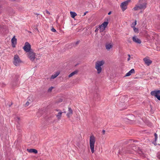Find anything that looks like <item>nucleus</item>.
Returning a JSON list of instances; mask_svg holds the SVG:
<instances>
[{
    "mask_svg": "<svg viewBox=\"0 0 160 160\" xmlns=\"http://www.w3.org/2000/svg\"><path fill=\"white\" fill-rule=\"evenodd\" d=\"M146 5L145 0H139L138 3L135 5L132 10L137 11L139 9H144L146 8Z\"/></svg>",
    "mask_w": 160,
    "mask_h": 160,
    "instance_id": "1",
    "label": "nucleus"
},
{
    "mask_svg": "<svg viewBox=\"0 0 160 160\" xmlns=\"http://www.w3.org/2000/svg\"><path fill=\"white\" fill-rule=\"evenodd\" d=\"M103 61H97L95 64V68L97 69L98 74L100 73L102 71V66L104 64Z\"/></svg>",
    "mask_w": 160,
    "mask_h": 160,
    "instance_id": "2",
    "label": "nucleus"
},
{
    "mask_svg": "<svg viewBox=\"0 0 160 160\" xmlns=\"http://www.w3.org/2000/svg\"><path fill=\"white\" fill-rule=\"evenodd\" d=\"M96 140L95 138L93 135L90 136V148L91 149V152L93 153L94 152V144Z\"/></svg>",
    "mask_w": 160,
    "mask_h": 160,
    "instance_id": "3",
    "label": "nucleus"
},
{
    "mask_svg": "<svg viewBox=\"0 0 160 160\" xmlns=\"http://www.w3.org/2000/svg\"><path fill=\"white\" fill-rule=\"evenodd\" d=\"M22 62V61L19 56L17 54L15 55L14 57L13 61V64L16 66H19Z\"/></svg>",
    "mask_w": 160,
    "mask_h": 160,
    "instance_id": "4",
    "label": "nucleus"
},
{
    "mask_svg": "<svg viewBox=\"0 0 160 160\" xmlns=\"http://www.w3.org/2000/svg\"><path fill=\"white\" fill-rule=\"evenodd\" d=\"M130 0H128L122 2L120 5V7L122 11H124L127 8V6Z\"/></svg>",
    "mask_w": 160,
    "mask_h": 160,
    "instance_id": "5",
    "label": "nucleus"
},
{
    "mask_svg": "<svg viewBox=\"0 0 160 160\" xmlns=\"http://www.w3.org/2000/svg\"><path fill=\"white\" fill-rule=\"evenodd\" d=\"M152 96L155 97L159 100H160V90H154L151 92Z\"/></svg>",
    "mask_w": 160,
    "mask_h": 160,
    "instance_id": "6",
    "label": "nucleus"
},
{
    "mask_svg": "<svg viewBox=\"0 0 160 160\" xmlns=\"http://www.w3.org/2000/svg\"><path fill=\"white\" fill-rule=\"evenodd\" d=\"M23 48L24 50L26 52H28L31 51V45L28 42H25V45Z\"/></svg>",
    "mask_w": 160,
    "mask_h": 160,
    "instance_id": "7",
    "label": "nucleus"
},
{
    "mask_svg": "<svg viewBox=\"0 0 160 160\" xmlns=\"http://www.w3.org/2000/svg\"><path fill=\"white\" fill-rule=\"evenodd\" d=\"M28 57L29 59L32 61H34L35 58V53L31 51L28 52Z\"/></svg>",
    "mask_w": 160,
    "mask_h": 160,
    "instance_id": "8",
    "label": "nucleus"
},
{
    "mask_svg": "<svg viewBox=\"0 0 160 160\" xmlns=\"http://www.w3.org/2000/svg\"><path fill=\"white\" fill-rule=\"evenodd\" d=\"M113 45V43L112 42L107 43L105 45L106 49L107 50H109L110 49L112 48Z\"/></svg>",
    "mask_w": 160,
    "mask_h": 160,
    "instance_id": "9",
    "label": "nucleus"
},
{
    "mask_svg": "<svg viewBox=\"0 0 160 160\" xmlns=\"http://www.w3.org/2000/svg\"><path fill=\"white\" fill-rule=\"evenodd\" d=\"M133 41L135 43L140 44L141 43V41L136 36H134L132 38Z\"/></svg>",
    "mask_w": 160,
    "mask_h": 160,
    "instance_id": "10",
    "label": "nucleus"
},
{
    "mask_svg": "<svg viewBox=\"0 0 160 160\" xmlns=\"http://www.w3.org/2000/svg\"><path fill=\"white\" fill-rule=\"evenodd\" d=\"M143 60L145 63L148 66H149L152 62L151 60L146 58L143 59Z\"/></svg>",
    "mask_w": 160,
    "mask_h": 160,
    "instance_id": "11",
    "label": "nucleus"
},
{
    "mask_svg": "<svg viewBox=\"0 0 160 160\" xmlns=\"http://www.w3.org/2000/svg\"><path fill=\"white\" fill-rule=\"evenodd\" d=\"M56 111L58 112V113L56 115V116L58 119H60L61 118L63 112H61L60 110L56 109Z\"/></svg>",
    "mask_w": 160,
    "mask_h": 160,
    "instance_id": "12",
    "label": "nucleus"
},
{
    "mask_svg": "<svg viewBox=\"0 0 160 160\" xmlns=\"http://www.w3.org/2000/svg\"><path fill=\"white\" fill-rule=\"evenodd\" d=\"M68 112L67 114L66 115L69 118L71 117L72 114L73 112L72 109L70 107L68 108Z\"/></svg>",
    "mask_w": 160,
    "mask_h": 160,
    "instance_id": "13",
    "label": "nucleus"
},
{
    "mask_svg": "<svg viewBox=\"0 0 160 160\" xmlns=\"http://www.w3.org/2000/svg\"><path fill=\"white\" fill-rule=\"evenodd\" d=\"M11 42L12 47H15V45L17 43V39L15 38V36L12 38Z\"/></svg>",
    "mask_w": 160,
    "mask_h": 160,
    "instance_id": "14",
    "label": "nucleus"
},
{
    "mask_svg": "<svg viewBox=\"0 0 160 160\" xmlns=\"http://www.w3.org/2000/svg\"><path fill=\"white\" fill-rule=\"evenodd\" d=\"M135 72V70L134 69H131L129 72L127 73L125 75L126 77L129 76L131 75L132 73H134Z\"/></svg>",
    "mask_w": 160,
    "mask_h": 160,
    "instance_id": "15",
    "label": "nucleus"
},
{
    "mask_svg": "<svg viewBox=\"0 0 160 160\" xmlns=\"http://www.w3.org/2000/svg\"><path fill=\"white\" fill-rule=\"evenodd\" d=\"M27 151L30 153H33L35 154H37L38 153V151L37 150L34 149H28Z\"/></svg>",
    "mask_w": 160,
    "mask_h": 160,
    "instance_id": "16",
    "label": "nucleus"
},
{
    "mask_svg": "<svg viewBox=\"0 0 160 160\" xmlns=\"http://www.w3.org/2000/svg\"><path fill=\"white\" fill-rule=\"evenodd\" d=\"M60 74L59 72H56L54 74L52 75L50 78V79H54L57 77Z\"/></svg>",
    "mask_w": 160,
    "mask_h": 160,
    "instance_id": "17",
    "label": "nucleus"
},
{
    "mask_svg": "<svg viewBox=\"0 0 160 160\" xmlns=\"http://www.w3.org/2000/svg\"><path fill=\"white\" fill-rule=\"evenodd\" d=\"M70 14L71 17L72 18H74L77 15V13L75 12L72 11L70 12Z\"/></svg>",
    "mask_w": 160,
    "mask_h": 160,
    "instance_id": "18",
    "label": "nucleus"
},
{
    "mask_svg": "<svg viewBox=\"0 0 160 160\" xmlns=\"http://www.w3.org/2000/svg\"><path fill=\"white\" fill-rule=\"evenodd\" d=\"M99 31L100 32H103L105 29V28L103 27L101 25L99 26Z\"/></svg>",
    "mask_w": 160,
    "mask_h": 160,
    "instance_id": "19",
    "label": "nucleus"
},
{
    "mask_svg": "<svg viewBox=\"0 0 160 160\" xmlns=\"http://www.w3.org/2000/svg\"><path fill=\"white\" fill-rule=\"evenodd\" d=\"M77 72H78L77 71H74V72H72L70 74H69V75H68V77L69 78H70V77L73 76L75 74H76L77 73Z\"/></svg>",
    "mask_w": 160,
    "mask_h": 160,
    "instance_id": "20",
    "label": "nucleus"
},
{
    "mask_svg": "<svg viewBox=\"0 0 160 160\" xmlns=\"http://www.w3.org/2000/svg\"><path fill=\"white\" fill-rule=\"evenodd\" d=\"M108 21L104 22L101 24V25L103 27H104L106 28L108 25Z\"/></svg>",
    "mask_w": 160,
    "mask_h": 160,
    "instance_id": "21",
    "label": "nucleus"
},
{
    "mask_svg": "<svg viewBox=\"0 0 160 160\" xmlns=\"http://www.w3.org/2000/svg\"><path fill=\"white\" fill-rule=\"evenodd\" d=\"M136 24H137V21L135 20L134 22H133L132 23V24H131V27L132 28L135 27V26H136Z\"/></svg>",
    "mask_w": 160,
    "mask_h": 160,
    "instance_id": "22",
    "label": "nucleus"
},
{
    "mask_svg": "<svg viewBox=\"0 0 160 160\" xmlns=\"http://www.w3.org/2000/svg\"><path fill=\"white\" fill-rule=\"evenodd\" d=\"M133 28V30L135 32L138 33V28H136L135 27H134Z\"/></svg>",
    "mask_w": 160,
    "mask_h": 160,
    "instance_id": "23",
    "label": "nucleus"
},
{
    "mask_svg": "<svg viewBox=\"0 0 160 160\" xmlns=\"http://www.w3.org/2000/svg\"><path fill=\"white\" fill-rule=\"evenodd\" d=\"M53 87H50V88L48 89V92H51V91H52V89H53Z\"/></svg>",
    "mask_w": 160,
    "mask_h": 160,
    "instance_id": "24",
    "label": "nucleus"
},
{
    "mask_svg": "<svg viewBox=\"0 0 160 160\" xmlns=\"http://www.w3.org/2000/svg\"><path fill=\"white\" fill-rule=\"evenodd\" d=\"M154 136H155V141L156 142L157 140V137H158V135L156 133H155L154 134Z\"/></svg>",
    "mask_w": 160,
    "mask_h": 160,
    "instance_id": "25",
    "label": "nucleus"
},
{
    "mask_svg": "<svg viewBox=\"0 0 160 160\" xmlns=\"http://www.w3.org/2000/svg\"><path fill=\"white\" fill-rule=\"evenodd\" d=\"M51 30L53 32H56V30L53 27L52 28Z\"/></svg>",
    "mask_w": 160,
    "mask_h": 160,
    "instance_id": "26",
    "label": "nucleus"
},
{
    "mask_svg": "<svg viewBox=\"0 0 160 160\" xmlns=\"http://www.w3.org/2000/svg\"><path fill=\"white\" fill-rule=\"evenodd\" d=\"M29 103H30V102H29L28 101H27L25 104V106L26 107V106H28L29 105Z\"/></svg>",
    "mask_w": 160,
    "mask_h": 160,
    "instance_id": "27",
    "label": "nucleus"
},
{
    "mask_svg": "<svg viewBox=\"0 0 160 160\" xmlns=\"http://www.w3.org/2000/svg\"><path fill=\"white\" fill-rule=\"evenodd\" d=\"M157 157L159 159H160V152H158L157 154Z\"/></svg>",
    "mask_w": 160,
    "mask_h": 160,
    "instance_id": "28",
    "label": "nucleus"
},
{
    "mask_svg": "<svg viewBox=\"0 0 160 160\" xmlns=\"http://www.w3.org/2000/svg\"><path fill=\"white\" fill-rule=\"evenodd\" d=\"M99 27H98V28H97L96 29H95V32H98V30H99Z\"/></svg>",
    "mask_w": 160,
    "mask_h": 160,
    "instance_id": "29",
    "label": "nucleus"
},
{
    "mask_svg": "<svg viewBox=\"0 0 160 160\" xmlns=\"http://www.w3.org/2000/svg\"><path fill=\"white\" fill-rule=\"evenodd\" d=\"M46 12L47 14H48V15H50V12L48 11V10H46Z\"/></svg>",
    "mask_w": 160,
    "mask_h": 160,
    "instance_id": "30",
    "label": "nucleus"
},
{
    "mask_svg": "<svg viewBox=\"0 0 160 160\" xmlns=\"http://www.w3.org/2000/svg\"><path fill=\"white\" fill-rule=\"evenodd\" d=\"M128 61H129L130 60V55H128Z\"/></svg>",
    "mask_w": 160,
    "mask_h": 160,
    "instance_id": "31",
    "label": "nucleus"
},
{
    "mask_svg": "<svg viewBox=\"0 0 160 160\" xmlns=\"http://www.w3.org/2000/svg\"><path fill=\"white\" fill-rule=\"evenodd\" d=\"M105 130H103L102 131V134H105Z\"/></svg>",
    "mask_w": 160,
    "mask_h": 160,
    "instance_id": "32",
    "label": "nucleus"
},
{
    "mask_svg": "<svg viewBox=\"0 0 160 160\" xmlns=\"http://www.w3.org/2000/svg\"><path fill=\"white\" fill-rule=\"evenodd\" d=\"M87 12H85L84 13L83 16H85L86 14L87 13Z\"/></svg>",
    "mask_w": 160,
    "mask_h": 160,
    "instance_id": "33",
    "label": "nucleus"
},
{
    "mask_svg": "<svg viewBox=\"0 0 160 160\" xmlns=\"http://www.w3.org/2000/svg\"><path fill=\"white\" fill-rule=\"evenodd\" d=\"M79 41H78V42H76V44H78L79 43Z\"/></svg>",
    "mask_w": 160,
    "mask_h": 160,
    "instance_id": "34",
    "label": "nucleus"
},
{
    "mask_svg": "<svg viewBox=\"0 0 160 160\" xmlns=\"http://www.w3.org/2000/svg\"><path fill=\"white\" fill-rule=\"evenodd\" d=\"M111 12H108V15H110L111 14Z\"/></svg>",
    "mask_w": 160,
    "mask_h": 160,
    "instance_id": "35",
    "label": "nucleus"
},
{
    "mask_svg": "<svg viewBox=\"0 0 160 160\" xmlns=\"http://www.w3.org/2000/svg\"><path fill=\"white\" fill-rule=\"evenodd\" d=\"M63 112L66 113V112Z\"/></svg>",
    "mask_w": 160,
    "mask_h": 160,
    "instance_id": "36",
    "label": "nucleus"
}]
</instances>
